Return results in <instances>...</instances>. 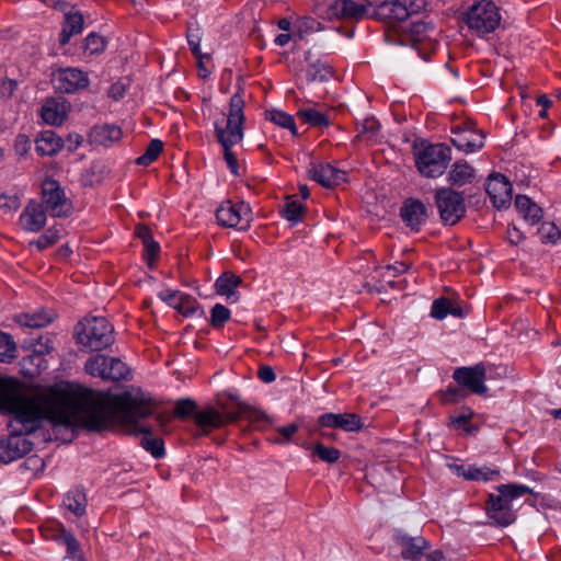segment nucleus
I'll use <instances>...</instances> for the list:
<instances>
[{
	"mask_svg": "<svg viewBox=\"0 0 561 561\" xmlns=\"http://www.w3.org/2000/svg\"><path fill=\"white\" fill-rule=\"evenodd\" d=\"M55 539L66 546L67 548V559L71 561H82V551L80 548L79 541L75 538V536L67 530L62 525L59 527V530L55 537Z\"/></svg>",
	"mask_w": 561,
	"mask_h": 561,
	"instance_id": "nucleus-30",
	"label": "nucleus"
},
{
	"mask_svg": "<svg viewBox=\"0 0 561 561\" xmlns=\"http://www.w3.org/2000/svg\"><path fill=\"white\" fill-rule=\"evenodd\" d=\"M297 115L305 123L316 126V127H327L329 126L328 117L313 108H301L298 111Z\"/></svg>",
	"mask_w": 561,
	"mask_h": 561,
	"instance_id": "nucleus-38",
	"label": "nucleus"
},
{
	"mask_svg": "<svg viewBox=\"0 0 561 561\" xmlns=\"http://www.w3.org/2000/svg\"><path fill=\"white\" fill-rule=\"evenodd\" d=\"M318 423L324 427L341 428L346 432L358 431L364 425L360 416L354 413H325L319 416Z\"/></svg>",
	"mask_w": 561,
	"mask_h": 561,
	"instance_id": "nucleus-20",
	"label": "nucleus"
},
{
	"mask_svg": "<svg viewBox=\"0 0 561 561\" xmlns=\"http://www.w3.org/2000/svg\"><path fill=\"white\" fill-rule=\"evenodd\" d=\"M467 392L460 387H449L446 391L442 393V401L444 403H454L465 399Z\"/></svg>",
	"mask_w": 561,
	"mask_h": 561,
	"instance_id": "nucleus-51",
	"label": "nucleus"
},
{
	"mask_svg": "<svg viewBox=\"0 0 561 561\" xmlns=\"http://www.w3.org/2000/svg\"><path fill=\"white\" fill-rule=\"evenodd\" d=\"M35 149L41 156H54L64 147L62 139L53 130L42 131L35 140Z\"/></svg>",
	"mask_w": 561,
	"mask_h": 561,
	"instance_id": "nucleus-26",
	"label": "nucleus"
},
{
	"mask_svg": "<svg viewBox=\"0 0 561 561\" xmlns=\"http://www.w3.org/2000/svg\"><path fill=\"white\" fill-rule=\"evenodd\" d=\"M184 293L179 290L163 289L158 294V297L172 308L176 309L181 302L180 300L184 297Z\"/></svg>",
	"mask_w": 561,
	"mask_h": 561,
	"instance_id": "nucleus-49",
	"label": "nucleus"
},
{
	"mask_svg": "<svg viewBox=\"0 0 561 561\" xmlns=\"http://www.w3.org/2000/svg\"><path fill=\"white\" fill-rule=\"evenodd\" d=\"M415 165L426 178L440 176L451 160V150L444 144H422L413 148Z\"/></svg>",
	"mask_w": 561,
	"mask_h": 561,
	"instance_id": "nucleus-5",
	"label": "nucleus"
},
{
	"mask_svg": "<svg viewBox=\"0 0 561 561\" xmlns=\"http://www.w3.org/2000/svg\"><path fill=\"white\" fill-rule=\"evenodd\" d=\"M20 207V199L16 195H0V209L4 213L15 211Z\"/></svg>",
	"mask_w": 561,
	"mask_h": 561,
	"instance_id": "nucleus-53",
	"label": "nucleus"
},
{
	"mask_svg": "<svg viewBox=\"0 0 561 561\" xmlns=\"http://www.w3.org/2000/svg\"><path fill=\"white\" fill-rule=\"evenodd\" d=\"M410 32L414 44H420L428 41L431 42V46L434 45L432 42V35L435 33V25L432 22H414L411 25Z\"/></svg>",
	"mask_w": 561,
	"mask_h": 561,
	"instance_id": "nucleus-35",
	"label": "nucleus"
},
{
	"mask_svg": "<svg viewBox=\"0 0 561 561\" xmlns=\"http://www.w3.org/2000/svg\"><path fill=\"white\" fill-rule=\"evenodd\" d=\"M77 393H94L102 398L101 408L108 419L106 427L92 433H102L114 428L116 420L130 428L131 433L142 434L140 440L141 447L150 453L154 458H161L164 455V444L159 437L152 435V430L141 426L138 422L153 413V404L151 399L142 394H133L123 392L121 394H112L110 392L96 391L92 389L77 387Z\"/></svg>",
	"mask_w": 561,
	"mask_h": 561,
	"instance_id": "nucleus-2",
	"label": "nucleus"
},
{
	"mask_svg": "<svg viewBox=\"0 0 561 561\" xmlns=\"http://www.w3.org/2000/svg\"><path fill=\"white\" fill-rule=\"evenodd\" d=\"M180 301L176 310L183 316H193L199 310L197 301L187 294Z\"/></svg>",
	"mask_w": 561,
	"mask_h": 561,
	"instance_id": "nucleus-48",
	"label": "nucleus"
},
{
	"mask_svg": "<svg viewBox=\"0 0 561 561\" xmlns=\"http://www.w3.org/2000/svg\"><path fill=\"white\" fill-rule=\"evenodd\" d=\"M472 416L473 411L469 408H463L461 409V412L458 415L450 417V422L456 428H466Z\"/></svg>",
	"mask_w": 561,
	"mask_h": 561,
	"instance_id": "nucleus-54",
	"label": "nucleus"
},
{
	"mask_svg": "<svg viewBox=\"0 0 561 561\" xmlns=\"http://www.w3.org/2000/svg\"><path fill=\"white\" fill-rule=\"evenodd\" d=\"M144 248V256L146 261L151 265L159 254L160 247L158 242L151 240L149 242H145Z\"/></svg>",
	"mask_w": 561,
	"mask_h": 561,
	"instance_id": "nucleus-56",
	"label": "nucleus"
},
{
	"mask_svg": "<svg viewBox=\"0 0 561 561\" xmlns=\"http://www.w3.org/2000/svg\"><path fill=\"white\" fill-rule=\"evenodd\" d=\"M398 541L401 547V557L405 560L417 561L430 548L428 541L421 536L401 535L398 537Z\"/></svg>",
	"mask_w": 561,
	"mask_h": 561,
	"instance_id": "nucleus-23",
	"label": "nucleus"
},
{
	"mask_svg": "<svg viewBox=\"0 0 561 561\" xmlns=\"http://www.w3.org/2000/svg\"><path fill=\"white\" fill-rule=\"evenodd\" d=\"M216 218L220 226L226 228L247 229L252 219L251 210L244 203L232 204L230 201L222 203L217 211Z\"/></svg>",
	"mask_w": 561,
	"mask_h": 561,
	"instance_id": "nucleus-15",
	"label": "nucleus"
},
{
	"mask_svg": "<svg viewBox=\"0 0 561 561\" xmlns=\"http://www.w3.org/2000/svg\"><path fill=\"white\" fill-rule=\"evenodd\" d=\"M309 175L323 187H333L346 181V173L329 163L313 164Z\"/></svg>",
	"mask_w": 561,
	"mask_h": 561,
	"instance_id": "nucleus-19",
	"label": "nucleus"
},
{
	"mask_svg": "<svg viewBox=\"0 0 561 561\" xmlns=\"http://www.w3.org/2000/svg\"><path fill=\"white\" fill-rule=\"evenodd\" d=\"M524 234L523 232L515 226L508 227L507 229V240L512 244H518L523 241Z\"/></svg>",
	"mask_w": 561,
	"mask_h": 561,
	"instance_id": "nucleus-60",
	"label": "nucleus"
},
{
	"mask_svg": "<svg viewBox=\"0 0 561 561\" xmlns=\"http://www.w3.org/2000/svg\"><path fill=\"white\" fill-rule=\"evenodd\" d=\"M435 204L438 208L440 219L447 225H455L466 214L462 194L450 187L436 190Z\"/></svg>",
	"mask_w": 561,
	"mask_h": 561,
	"instance_id": "nucleus-10",
	"label": "nucleus"
},
{
	"mask_svg": "<svg viewBox=\"0 0 561 561\" xmlns=\"http://www.w3.org/2000/svg\"><path fill=\"white\" fill-rule=\"evenodd\" d=\"M496 491L499 494L489 495L485 507L486 516L494 525L506 527L516 519L513 502L531 493V489L524 484L508 483L496 486Z\"/></svg>",
	"mask_w": 561,
	"mask_h": 561,
	"instance_id": "nucleus-3",
	"label": "nucleus"
},
{
	"mask_svg": "<svg viewBox=\"0 0 561 561\" xmlns=\"http://www.w3.org/2000/svg\"><path fill=\"white\" fill-rule=\"evenodd\" d=\"M20 224L24 230L37 232L46 225V210L37 202H30L20 216Z\"/></svg>",
	"mask_w": 561,
	"mask_h": 561,
	"instance_id": "nucleus-21",
	"label": "nucleus"
},
{
	"mask_svg": "<svg viewBox=\"0 0 561 561\" xmlns=\"http://www.w3.org/2000/svg\"><path fill=\"white\" fill-rule=\"evenodd\" d=\"M230 318V310L221 305L216 304L210 311V324L213 328H221Z\"/></svg>",
	"mask_w": 561,
	"mask_h": 561,
	"instance_id": "nucleus-45",
	"label": "nucleus"
},
{
	"mask_svg": "<svg viewBox=\"0 0 561 561\" xmlns=\"http://www.w3.org/2000/svg\"><path fill=\"white\" fill-rule=\"evenodd\" d=\"M244 101L240 93H234L229 102V112L226 125L215 123V135L222 148L233 147L242 141L244 136L243 124L245 121Z\"/></svg>",
	"mask_w": 561,
	"mask_h": 561,
	"instance_id": "nucleus-6",
	"label": "nucleus"
},
{
	"mask_svg": "<svg viewBox=\"0 0 561 561\" xmlns=\"http://www.w3.org/2000/svg\"><path fill=\"white\" fill-rule=\"evenodd\" d=\"M380 128V125L378 121H376L374 117H368L363 121V123L359 126V135L367 136L368 138H373L377 135L378 130Z\"/></svg>",
	"mask_w": 561,
	"mask_h": 561,
	"instance_id": "nucleus-52",
	"label": "nucleus"
},
{
	"mask_svg": "<svg viewBox=\"0 0 561 561\" xmlns=\"http://www.w3.org/2000/svg\"><path fill=\"white\" fill-rule=\"evenodd\" d=\"M299 426L296 423L288 424L278 428V433L283 436V440L276 439L278 444L288 442L291 436L298 431Z\"/></svg>",
	"mask_w": 561,
	"mask_h": 561,
	"instance_id": "nucleus-58",
	"label": "nucleus"
},
{
	"mask_svg": "<svg viewBox=\"0 0 561 561\" xmlns=\"http://www.w3.org/2000/svg\"><path fill=\"white\" fill-rule=\"evenodd\" d=\"M42 196L45 210L53 217H65L70 213V204L65 192L56 180H46L42 184Z\"/></svg>",
	"mask_w": 561,
	"mask_h": 561,
	"instance_id": "nucleus-13",
	"label": "nucleus"
},
{
	"mask_svg": "<svg viewBox=\"0 0 561 561\" xmlns=\"http://www.w3.org/2000/svg\"><path fill=\"white\" fill-rule=\"evenodd\" d=\"M122 137V130L116 125L95 126L90 133V139L102 146H108Z\"/></svg>",
	"mask_w": 561,
	"mask_h": 561,
	"instance_id": "nucleus-29",
	"label": "nucleus"
},
{
	"mask_svg": "<svg viewBox=\"0 0 561 561\" xmlns=\"http://www.w3.org/2000/svg\"><path fill=\"white\" fill-rule=\"evenodd\" d=\"M423 0H383L375 2L371 18L389 24L408 20L423 8Z\"/></svg>",
	"mask_w": 561,
	"mask_h": 561,
	"instance_id": "nucleus-7",
	"label": "nucleus"
},
{
	"mask_svg": "<svg viewBox=\"0 0 561 561\" xmlns=\"http://www.w3.org/2000/svg\"><path fill=\"white\" fill-rule=\"evenodd\" d=\"M136 236L142 241V244L153 240L150 229L146 226H137Z\"/></svg>",
	"mask_w": 561,
	"mask_h": 561,
	"instance_id": "nucleus-63",
	"label": "nucleus"
},
{
	"mask_svg": "<svg viewBox=\"0 0 561 561\" xmlns=\"http://www.w3.org/2000/svg\"><path fill=\"white\" fill-rule=\"evenodd\" d=\"M500 21L499 9L491 1L477 2L466 13L468 27L480 36L495 31L500 25Z\"/></svg>",
	"mask_w": 561,
	"mask_h": 561,
	"instance_id": "nucleus-9",
	"label": "nucleus"
},
{
	"mask_svg": "<svg viewBox=\"0 0 561 561\" xmlns=\"http://www.w3.org/2000/svg\"><path fill=\"white\" fill-rule=\"evenodd\" d=\"M51 82L58 92L75 93L89 85V78L78 68H62L53 72Z\"/></svg>",
	"mask_w": 561,
	"mask_h": 561,
	"instance_id": "nucleus-16",
	"label": "nucleus"
},
{
	"mask_svg": "<svg viewBox=\"0 0 561 561\" xmlns=\"http://www.w3.org/2000/svg\"><path fill=\"white\" fill-rule=\"evenodd\" d=\"M403 221L412 229H417L426 219V207L417 199H409L401 207Z\"/></svg>",
	"mask_w": 561,
	"mask_h": 561,
	"instance_id": "nucleus-25",
	"label": "nucleus"
},
{
	"mask_svg": "<svg viewBox=\"0 0 561 561\" xmlns=\"http://www.w3.org/2000/svg\"><path fill=\"white\" fill-rule=\"evenodd\" d=\"M308 81H327L331 76V67L320 61L311 64L306 72Z\"/></svg>",
	"mask_w": 561,
	"mask_h": 561,
	"instance_id": "nucleus-41",
	"label": "nucleus"
},
{
	"mask_svg": "<svg viewBox=\"0 0 561 561\" xmlns=\"http://www.w3.org/2000/svg\"><path fill=\"white\" fill-rule=\"evenodd\" d=\"M196 404L191 399H180L175 403L174 415L176 417H186L194 412Z\"/></svg>",
	"mask_w": 561,
	"mask_h": 561,
	"instance_id": "nucleus-50",
	"label": "nucleus"
},
{
	"mask_svg": "<svg viewBox=\"0 0 561 561\" xmlns=\"http://www.w3.org/2000/svg\"><path fill=\"white\" fill-rule=\"evenodd\" d=\"M485 190L494 207L501 209L511 204L513 188L504 175L491 174L488 178Z\"/></svg>",
	"mask_w": 561,
	"mask_h": 561,
	"instance_id": "nucleus-18",
	"label": "nucleus"
},
{
	"mask_svg": "<svg viewBox=\"0 0 561 561\" xmlns=\"http://www.w3.org/2000/svg\"><path fill=\"white\" fill-rule=\"evenodd\" d=\"M451 471L458 476L463 477L466 480L472 481H490L499 474V470L490 469L489 467H476L471 465H450Z\"/></svg>",
	"mask_w": 561,
	"mask_h": 561,
	"instance_id": "nucleus-24",
	"label": "nucleus"
},
{
	"mask_svg": "<svg viewBox=\"0 0 561 561\" xmlns=\"http://www.w3.org/2000/svg\"><path fill=\"white\" fill-rule=\"evenodd\" d=\"M163 149V144L161 140L159 139H152L146 151L136 159V163L138 165H149L150 163H152L157 158L158 156L160 154V152L162 151Z\"/></svg>",
	"mask_w": 561,
	"mask_h": 561,
	"instance_id": "nucleus-40",
	"label": "nucleus"
},
{
	"mask_svg": "<svg viewBox=\"0 0 561 561\" xmlns=\"http://www.w3.org/2000/svg\"><path fill=\"white\" fill-rule=\"evenodd\" d=\"M84 369L92 377L112 381L126 380L129 375V368L118 357L104 354H95L89 357Z\"/></svg>",
	"mask_w": 561,
	"mask_h": 561,
	"instance_id": "nucleus-8",
	"label": "nucleus"
},
{
	"mask_svg": "<svg viewBox=\"0 0 561 561\" xmlns=\"http://www.w3.org/2000/svg\"><path fill=\"white\" fill-rule=\"evenodd\" d=\"M538 234L543 243H557L561 239V230L553 222H543L538 229Z\"/></svg>",
	"mask_w": 561,
	"mask_h": 561,
	"instance_id": "nucleus-43",
	"label": "nucleus"
},
{
	"mask_svg": "<svg viewBox=\"0 0 561 561\" xmlns=\"http://www.w3.org/2000/svg\"><path fill=\"white\" fill-rule=\"evenodd\" d=\"M485 367L483 364H477L471 367H459L456 368L453 378L458 382L459 386L467 388L472 393L484 394L488 388L485 381Z\"/></svg>",
	"mask_w": 561,
	"mask_h": 561,
	"instance_id": "nucleus-17",
	"label": "nucleus"
},
{
	"mask_svg": "<svg viewBox=\"0 0 561 561\" xmlns=\"http://www.w3.org/2000/svg\"><path fill=\"white\" fill-rule=\"evenodd\" d=\"M64 505L76 516H82L85 513L87 497L82 490H70L64 499Z\"/></svg>",
	"mask_w": 561,
	"mask_h": 561,
	"instance_id": "nucleus-34",
	"label": "nucleus"
},
{
	"mask_svg": "<svg viewBox=\"0 0 561 561\" xmlns=\"http://www.w3.org/2000/svg\"><path fill=\"white\" fill-rule=\"evenodd\" d=\"M16 357V344L12 336L0 331V362L11 363Z\"/></svg>",
	"mask_w": 561,
	"mask_h": 561,
	"instance_id": "nucleus-37",
	"label": "nucleus"
},
{
	"mask_svg": "<svg viewBox=\"0 0 561 561\" xmlns=\"http://www.w3.org/2000/svg\"><path fill=\"white\" fill-rule=\"evenodd\" d=\"M374 0H335L328 9L330 19L360 21L371 18L375 9Z\"/></svg>",
	"mask_w": 561,
	"mask_h": 561,
	"instance_id": "nucleus-11",
	"label": "nucleus"
},
{
	"mask_svg": "<svg viewBox=\"0 0 561 561\" xmlns=\"http://www.w3.org/2000/svg\"><path fill=\"white\" fill-rule=\"evenodd\" d=\"M266 116L274 124L289 129L294 136L298 134L294 117L291 115L283 111L272 110L266 113Z\"/></svg>",
	"mask_w": 561,
	"mask_h": 561,
	"instance_id": "nucleus-39",
	"label": "nucleus"
},
{
	"mask_svg": "<svg viewBox=\"0 0 561 561\" xmlns=\"http://www.w3.org/2000/svg\"><path fill=\"white\" fill-rule=\"evenodd\" d=\"M70 104L62 98L48 99L42 106L41 115L49 125H61L69 112Z\"/></svg>",
	"mask_w": 561,
	"mask_h": 561,
	"instance_id": "nucleus-22",
	"label": "nucleus"
},
{
	"mask_svg": "<svg viewBox=\"0 0 561 561\" xmlns=\"http://www.w3.org/2000/svg\"><path fill=\"white\" fill-rule=\"evenodd\" d=\"M312 455L318 456L322 461L328 463H335L341 457V451L335 447H327L318 443L312 449Z\"/></svg>",
	"mask_w": 561,
	"mask_h": 561,
	"instance_id": "nucleus-42",
	"label": "nucleus"
},
{
	"mask_svg": "<svg viewBox=\"0 0 561 561\" xmlns=\"http://www.w3.org/2000/svg\"><path fill=\"white\" fill-rule=\"evenodd\" d=\"M454 137H451V144L465 153H472L480 150L484 146L485 135L482 130L476 128L472 122L463 123L454 126L451 129Z\"/></svg>",
	"mask_w": 561,
	"mask_h": 561,
	"instance_id": "nucleus-14",
	"label": "nucleus"
},
{
	"mask_svg": "<svg viewBox=\"0 0 561 561\" xmlns=\"http://www.w3.org/2000/svg\"><path fill=\"white\" fill-rule=\"evenodd\" d=\"M515 208L530 226H534L542 218V209L525 195L516 196Z\"/></svg>",
	"mask_w": 561,
	"mask_h": 561,
	"instance_id": "nucleus-27",
	"label": "nucleus"
},
{
	"mask_svg": "<svg viewBox=\"0 0 561 561\" xmlns=\"http://www.w3.org/2000/svg\"><path fill=\"white\" fill-rule=\"evenodd\" d=\"M35 346V352L39 354H48L53 351V342L49 337L39 336Z\"/></svg>",
	"mask_w": 561,
	"mask_h": 561,
	"instance_id": "nucleus-59",
	"label": "nucleus"
},
{
	"mask_svg": "<svg viewBox=\"0 0 561 561\" xmlns=\"http://www.w3.org/2000/svg\"><path fill=\"white\" fill-rule=\"evenodd\" d=\"M77 344L87 352H100L114 341V328L104 317H88L75 328Z\"/></svg>",
	"mask_w": 561,
	"mask_h": 561,
	"instance_id": "nucleus-4",
	"label": "nucleus"
},
{
	"mask_svg": "<svg viewBox=\"0 0 561 561\" xmlns=\"http://www.w3.org/2000/svg\"><path fill=\"white\" fill-rule=\"evenodd\" d=\"M187 42H188V45H190L191 50L194 54V56L199 58L201 57V47H199L201 41H199L198 35L190 32L187 34Z\"/></svg>",
	"mask_w": 561,
	"mask_h": 561,
	"instance_id": "nucleus-61",
	"label": "nucleus"
},
{
	"mask_svg": "<svg viewBox=\"0 0 561 561\" xmlns=\"http://www.w3.org/2000/svg\"><path fill=\"white\" fill-rule=\"evenodd\" d=\"M53 321L50 314L46 311H35L33 313H21L15 317V322L25 328L38 329L44 328Z\"/></svg>",
	"mask_w": 561,
	"mask_h": 561,
	"instance_id": "nucleus-33",
	"label": "nucleus"
},
{
	"mask_svg": "<svg viewBox=\"0 0 561 561\" xmlns=\"http://www.w3.org/2000/svg\"><path fill=\"white\" fill-rule=\"evenodd\" d=\"M448 314L457 318H463L466 314L462 308L455 301L440 297L433 301L431 316L437 320L445 319Z\"/></svg>",
	"mask_w": 561,
	"mask_h": 561,
	"instance_id": "nucleus-28",
	"label": "nucleus"
},
{
	"mask_svg": "<svg viewBox=\"0 0 561 561\" xmlns=\"http://www.w3.org/2000/svg\"><path fill=\"white\" fill-rule=\"evenodd\" d=\"M59 240V232L54 229H48L42 234L36 241L32 242L31 245H35L38 251H43L48 247L55 244Z\"/></svg>",
	"mask_w": 561,
	"mask_h": 561,
	"instance_id": "nucleus-46",
	"label": "nucleus"
},
{
	"mask_svg": "<svg viewBox=\"0 0 561 561\" xmlns=\"http://www.w3.org/2000/svg\"><path fill=\"white\" fill-rule=\"evenodd\" d=\"M108 94L112 99L118 101L124 96L125 88L119 83H115L110 88Z\"/></svg>",
	"mask_w": 561,
	"mask_h": 561,
	"instance_id": "nucleus-64",
	"label": "nucleus"
},
{
	"mask_svg": "<svg viewBox=\"0 0 561 561\" xmlns=\"http://www.w3.org/2000/svg\"><path fill=\"white\" fill-rule=\"evenodd\" d=\"M304 213V206L297 201H288L283 209V216L289 221H298Z\"/></svg>",
	"mask_w": 561,
	"mask_h": 561,
	"instance_id": "nucleus-47",
	"label": "nucleus"
},
{
	"mask_svg": "<svg viewBox=\"0 0 561 561\" xmlns=\"http://www.w3.org/2000/svg\"><path fill=\"white\" fill-rule=\"evenodd\" d=\"M473 179L474 169L465 161L455 162L448 174V181L455 186H463L471 183Z\"/></svg>",
	"mask_w": 561,
	"mask_h": 561,
	"instance_id": "nucleus-31",
	"label": "nucleus"
},
{
	"mask_svg": "<svg viewBox=\"0 0 561 561\" xmlns=\"http://www.w3.org/2000/svg\"><path fill=\"white\" fill-rule=\"evenodd\" d=\"M257 375H259V378L264 382H272L276 378L273 368L270 366L260 367Z\"/></svg>",
	"mask_w": 561,
	"mask_h": 561,
	"instance_id": "nucleus-62",
	"label": "nucleus"
},
{
	"mask_svg": "<svg viewBox=\"0 0 561 561\" xmlns=\"http://www.w3.org/2000/svg\"><path fill=\"white\" fill-rule=\"evenodd\" d=\"M249 411V407L242 403L238 404V410L221 414L217 410L209 408L194 415L195 423L203 430L204 434H208L210 428H218L227 423L237 422Z\"/></svg>",
	"mask_w": 561,
	"mask_h": 561,
	"instance_id": "nucleus-12",
	"label": "nucleus"
},
{
	"mask_svg": "<svg viewBox=\"0 0 561 561\" xmlns=\"http://www.w3.org/2000/svg\"><path fill=\"white\" fill-rule=\"evenodd\" d=\"M232 147L222 148L225 161L230 169L231 173L236 176L239 175L238 160L231 150Z\"/></svg>",
	"mask_w": 561,
	"mask_h": 561,
	"instance_id": "nucleus-57",
	"label": "nucleus"
},
{
	"mask_svg": "<svg viewBox=\"0 0 561 561\" xmlns=\"http://www.w3.org/2000/svg\"><path fill=\"white\" fill-rule=\"evenodd\" d=\"M241 283V278L232 273H224L215 283L216 291L228 298L234 294V289Z\"/></svg>",
	"mask_w": 561,
	"mask_h": 561,
	"instance_id": "nucleus-36",
	"label": "nucleus"
},
{
	"mask_svg": "<svg viewBox=\"0 0 561 561\" xmlns=\"http://www.w3.org/2000/svg\"><path fill=\"white\" fill-rule=\"evenodd\" d=\"M83 16L80 12H70L66 14L65 24L59 36V43L66 45L69 43L71 36L82 32Z\"/></svg>",
	"mask_w": 561,
	"mask_h": 561,
	"instance_id": "nucleus-32",
	"label": "nucleus"
},
{
	"mask_svg": "<svg viewBox=\"0 0 561 561\" xmlns=\"http://www.w3.org/2000/svg\"><path fill=\"white\" fill-rule=\"evenodd\" d=\"M31 149V140L26 135L20 134L14 141V151L16 154L24 157Z\"/></svg>",
	"mask_w": 561,
	"mask_h": 561,
	"instance_id": "nucleus-55",
	"label": "nucleus"
},
{
	"mask_svg": "<svg viewBox=\"0 0 561 561\" xmlns=\"http://www.w3.org/2000/svg\"><path fill=\"white\" fill-rule=\"evenodd\" d=\"M105 46L106 42L104 37L95 33H91L84 39L83 49L85 53L92 56L102 53L105 49Z\"/></svg>",
	"mask_w": 561,
	"mask_h": 561,
	"instance_id": "nucleus-44",
	"label": "nucleus"
},
{
	"mask_svg": "<svg viewBox=\"0 0 561 561\" xmlns=\"http://www.w3.org/2000/svg\"><path fill=\"white\" fill-rule=\"evenodd\" d=\"M101 404L99 394L77 393V387L34 391L15 379L0 378V411L11 415V435L0 439V462L9 463L30 453L33 444L24 436L34 433L44 420L88 431L106 427L108 419Z\"/></svg>",
	"mask_w": 561,
	"mask_h": 561,
	"instance_id": "nucleus-1",
	"label": "nucleus"
}]
</instances>
